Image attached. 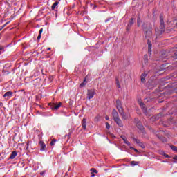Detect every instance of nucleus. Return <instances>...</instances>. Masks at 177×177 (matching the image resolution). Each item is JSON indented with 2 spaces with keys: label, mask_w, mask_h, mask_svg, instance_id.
<instances>
[{
  "label": "nucleus",
  "mask_w": 177,
  "mask_h": 177,
  "mask_svg": "<svg viewBox=\"0 0 177 177\" xmlns=\"http://www.w3.org/2000/svg\"><path fill=\"white\" fill-rule=\"evenodd\" d=\"M116 107H117L118 111H119L120 114L125 120V117H124V110L122 109V106L121 105V101L120 100H118L116 101Z\"/></svg>",
  "instance_id": "obj_1"
},
{
  "label": "nucleus",
  "mask_w": 177,
  "mask_h": 177,
  "mask_svg": "<svg viewBox=\"0 0 177 177\" xmlns=\"http://www.w3.org/2000/svg\"><path fill=\"white\" fill-rule=\"evenodd\" d=\"M95 95H96V91L95 89L91 88L87 90V99H88V100L93 99V96H95Z\"/></svg>",
  "instance_id": "obj_2"
},
{
  "label": "nucleus",
  "mask_w": 177,
  "mask_h": 177,
  "mask_svg": "<svg viewBox=\"0 0 177 177\" xmlns=\"http://www.w3.org/2000/svg\"><path fill=\"white\" fill-rule=\"evenodd\" d=\"M160 32L162 33L164 32V16L160 15Z\"/></svg>",
  "instance_id": "obj_3"
},
{
  "label": "nucleus",
  "mask_w": 177,
  "mask_h": 177,
  "mask_svg": "<svg viewBox=\"0 0 177 177\" xmlns=\"http://www.w3.org/2000/svg\"><path fill=\"white\" fill-rule=\"evenodd\" d=\"M113 120L115 122H116L117 125H118V127H124V124H122V121L121 120V119H120V116L113 118Z\"/></svg>",
  "instance_id": "obj_4"
},
{
  "label": "nucleus",
  "mask_w": 177,
  "mask_h": 177,
  "mask_svg": "<svg viewBox=\"0 0 177 177\" xmlns=\"http://www.w3.org/2000/svg\"><path fill=\"white\" fill-rule=\"evenodd\" d=\"M63 105V103L59 102L58 104H53L51 105V109L52 110H59V109H60V107H62V106Z\"/></svg>",
  "instance_id": "obj_5"
},
{
  "label": "nucleus",
  "mask_w": 177,
  "mask_h": 177,
  "mask_svg": "<svg viewBox=\"0 0 177 177\" xmlns=\"http://www.w3.org/2000/svg\"><path fill=\"white\" fill-rule=\"evenodd\" d=\"M12 96H13V92L8 91L3 95V97H8V99H10Z\"/></svg>",
  "instance_id": "obj_6"
},
{
  "label": "nucleus",
  "mask_w": 177,
  "mask_h": 177,
  "mask_svg": "<svg viewBox=\"0 0 177 177\" xmlns=\"http://www.w3.org/2000/svg\"><path fill=\"white\" fill-rule=\"evenodd\" d=\"M121 138L124 142V143L127 145V146H131V142H129V140H127V138L125 137V136H121Z\"/></svg>",
  "instance_id": "obj_7"
},
{
  "label": "nucleus",
  "mask_w": 177,
  "mask_h": 177,
  "mask_svg": "<svg viewBox=\"0 0 177 177\" xmlns=\"http://www.w3.org/2000/svg\"><path fill=\"white\" fill-rule=\"evenodd\" d=\"M147 44L148 45V52L151 53V41H150V40H147Z\"/></svg>",
  "instance_id": "obj_8"
},
{
  "label": "nucleus",
  "mask_w": 177,
  "mask_h": 177,
  "mask_svg": "<svg viewBox=\"0 0 177 177\" xmlns=\"http://www.w3.org/2000/svg\"><path fill=\"white\" fill-rule=\"evenodd\" d=\"M16 156H17V152L16 151H12V153L10 155L9 158L10 160H13L16 158Z\"/></svg>",
  "instance_id": "obj_9"
},
{
  "label": "nucleus",
  "mask_w": 177,
  "mask_h": 177,
  "mask_svg": "<svg viewBox=\"0 0 177 177\" xmlns=\"http://www.w3.org/2000/svg\"><path fill=\"white\" fill-rule=\"evenodd\" d=\"M137 127L140 131H142V132H145V127H143V125L140 124V122L137 123Z\"/></svg>",
  "instance_id": "obj_10"
},
{
  "label": "nucleus",
  "mask_w": 177,
  "mask_h": 177,
  "mask_svg": "<svg viewBox=\"0 0 177 177\" xmlns=\"http://www.w3.org/2000/svg\"><path fill=\"white\" fill-rule=\"evenodd\" d=\"M82 127L83 129H86V119L85 118L83 119Z\"/></svg>",
  "instance_id": "obj_11"
},
{
  "label": "nucleus",
  "mask_w": 177,
  "mask_h": 177,
  "mask_svg": "<svg viewBox=\"0 0 177 177\" xmlns=\"http://www.w3.org/2000/svg\"><path fill=\"white\" fill-rule=\"evenodd\" d=\"M86 84H87L86 78H85L83 82L80 84V88H84V86H85V85H86Z\"/></svg>",
  "instance_id": "obj_12"
},
{
  "label": "nucleus",
  "mask_w": 177,
  "mask_h": 177,
  "mask_svg": "<svg viewBox=\"0 0 177 177\" xmlns=\"http://www.w3.org/2000/svg\"><path fill=\"white\" fill-rule=\"evenodd\" d=\"M112 115H113V118L118 117V113H117V111L115 109L113 110Z\"/></svg>",
  "instance_id": "obj_13"
},
{
  "label": "nucleus",
  "mask_w": 177,
  "mask_h": 177,
  "mask_svg": "<svg viewBox=\"0 0 177 177\" xmlns=\"http://www.w3.org/2000/svg\"><path fill=\"white\" fill-rule=\"evenodd\" d=\"M58 5H59V2L56 1L55 3H54L51 7L52 10H55V9H56V6H57Z\"/></svg>",
  "instance_id": "obj_14"
},
{
  "label": "nucleus",
  "mask_w": 177,
  "mask_h": 177,
  "mask_svg": "<svg viewBox=\"0 0 177 177\" xmlns=\"http://www.w3.org/2000/svg\"><path fill=\"white\" fill-rule=\"evenodd\" d=\"M131 167H135L136 165H139V162L136 161H131Z\"/></svg>",
  "instance_id": "obj_15"
},
{
  "label": "nucleus",
  "mask_w": 177,
  "mask_h": 177,
  "mask_svg": "<svg viewBox=\"0 0 177 177\" xmlns=\"http://www.w3.org/2000/svg\"><path fill=\"white\" fill-rule=\"evenodd\" d=\"M145 77H146V74H145V73L141 75V82H145Z\"/></svg>",
  "instance_id": "obj_16"
},
{
  "label": "nucleus",
  "mask_w": 177,
  "mask_h": 177,
  "mask_svg": "<svg viewBox=\"0 0 177 177\" xmlns=\"http://www.w3.org/2000/svg\"><path fill=\"white\" fill-rule=\"evenodd\" d=\"M139 104H140V106L141 107V109L145 110V104L142 102H139Z\"/></svg>",
  "instance_id": "obj_17"
},
{
  "label": "nucleus",
  "mask_w": 177,
  "mask_h": 177,
  "mask_svg": "<svg viewBox=\"0 0 177 177\" xmlns=\"http://www.w3.org/2000/svg\"><path fill=\"white\" fill-rule=\"evenodd\" d=\"M147 34H148L149 36L151 35V31L148 30V31L146 32V35H145L146 38H147V37H149V36L147 35Z\"/></svg>",
  "instance_id": "obj_18"
},
{
  "label": "nucleus",
  "mask_w": 177,
  "mask_h": 177,
  "mask_svg": "<svg viewBox=\"0 0 177 177\" xmlns=\"http://www.w3.org/2000/svg\"><path fill=\"white\" fill-rule=\"evenodd\" d=\"M116 85L118 88H121V85L120 84V82L118 81V80H116Z\"/></svg>",
  "instance_id": "obj_19"
},
{
  "label": "nucleus",
  "mask_w": 177,
  "mask_h": 177,
  "mask_svg": "<svg viewBox=\"0 0 177 177\" xmlns=\"http://www.w3.org/2000/svg\"><path fill=\"white\" fill-rule=\"evenodd\" d=\"M171 150H173V151H176L177 152V147L175 146H171Z\"/></svg>",
  "instance_id": "obj_20"
},
{
  "label": "nucleus",
  "mask_w": 177,
  "mask_h": 177,
  "mask_svg": "<svg viewBox=\"0 0 177 177\" xmlns=\"http://www.w3.org/2000/svg\"><path fill=\"white\" fill-rule=\"evenodd\" d=\"M55 143H56V140H53L50 142V146H55Z\"/></svg>",
  "instance_id": "obj_21"
},
{
  "label": "nucleus",
  "mask_w": 177,
  "mask_h": 177,
  "mask_svg": "<svg viewBox=\"0 0 177 177\" xmlns=\"http://www.w3.org/2000/svg\"><path fill=\"white\" fill-rule=\"evenodd\" d=\"M162 156H164V157H165L166 158H169V156H168L167 154H165V153L162 152Z\"/></svg>",
  "instance_id": "obj_22"
},
{
  "label": "nucleus",
  "mask_w": 177,
  "mask_h": 177,
  "mask_svg": "<svg viewBox=\"0 0 177 177\" xmlns=\"http://www.w3.org/2000/svg\"><path fill=\"white\" fill-rule=\"evenodd\" d=\"M91 171L93 172L94 174H97V170H96L95 169H91Z\"/></svg>",
  "instance_id": "obj_23"
},
{
  "label": "nucleus",
  "mask_w": 177,
  "mask_h": 177,
  "mask_svg": "<svg viewBox=\"0 0 177 177\" xmlns=\"http://www.w3.org/2000/svg\"><path fill=\"white\" fill-rule=\"evenodd\" d=\"M106 129H110V124H109V122L106 123Z\"/></svg>",
  "instance_id": "obj_24"
},
{
  "label": "nucleus",
  "mask_w": 177,
  "mask_h": 177,
  "mask_svg": "<svg viewBox=\"0 0 177 177\" xmlns=\"http://www.w3.org/2000/svg\"><path fill=\"white\" fill-rule=\"evenodd\" d=\"M130 149H131V150H134V151H135L136 153H138V149H135V148H133V147H131Z\"/></svg>",
  "instance_id": "obj_25"
},
{
  "label": "nucleus",
  "mask_w": 177,
  "mask_h": 177,
  "mask_svg": "<svg viewBox=\"0 0 177 177\" xmlns=\"http://www.w3.org/2000/svg\"><path fill=\"white\" fill-rule=\"evenodd\" d=\"M132 24H133V19H131L130 21H129V24L128 26H132Z\"/></svg>",
  "instance_id": "obj_26"
},
{
  "label": "nucleus",
  "mask_w": 177,
  "mask_h": 177,
  "mask_svg": "<svg viewBox=\"0 0 177 177\" xmlns=\"http://www.w3.org/2000/svg\"><path fill=\"white\" fill-rule=\"evenodd\" d=\"M44 31V29L41 28L40 30L39 31V35H41Z\"/></svg>",
  "instance_id": "obj_27"
},
{
  "label": "nucleus",
  "mask_w": 177,
  "mask_h": 177,
  "mask_svg": "<svg viewBox=\"0 0 177 177\" xmlns=\"http://www.w3.org/2000/svg\"><path fill=\"white\" fill-rule=\"evenodd\" d=\"M137 23H138V26H140V19L138 18L137 19Z\"/></svg>",
  "instance_id": "obj_28"
},
{
  "label": "nucleus",
  "mask_w": 177,
  "mask_h": 177,
  "mask_svg": "<svg viewBox=\"0 0 177 177\" xmlns=\"http://www.w3.org/2000/svg\"><path fill=\"white\" fill-rule=\"evenodd\" d=\"M134 140L136 142V143H138V145H140V141L139 140L135 139Z\"/></svg>",
  "instance_id": "obj_29"
},
{
  "label": "nucleus",
  "mask_w": 177,
  "mask_h": 177,
  "mask_svg": "<svg viewBox=\"0 0 177 177\" xmlns=\"http://www.w3.org/2000/svg\"><path fill=\"white\" fill-rule=\"evenodd\" d=\"M8 24H9V22H6V24L3 25L1 28H3V27H5L6 26H8Z\"/></svg>",
  "instance_id": "obj_30"
},
{
  "label": "nucleus",
  "mask_w": 177,
  "mask_h": 177,
  "mask_svg": "<svg viewBox=\"0 0 177 177\" xmlns=\"http://www.w3.org/2000/svg\"><path fill=\"white\" fill-rule=\"evenodd\" d=\"M95 121H99V116L95 117Z\"/></svg>",
  "instance_id": "obj_31"
},
{
  "label": "nucleus",
  "mask_w": 177,
  "mask_h": 177,
  "mask_svg": "<svg viewBox=\"0 0 177 177\" xmlns=\"http://www.w3.org/2000/svg\"><path fill=\"white\" fill-rule=\"evenodd\" d=\"M41 146H42V148H43V150H44V149H45V147H46L45 144H42Z\"/></svg>",
  "instance_id": "obj_32"
},
{
  "label": "nucleus",
  "mask_w": 177,
  "mask_h": 177,
  "mask_svg": "<svg viewBox=\"0 0 177 177\" xmlns=\"http://www.w3.org/2000/svg\"><path fill=\"white\" fill-rule=\"evenodd\" d=\"M37 39H38V40L41 39V35H38Z\"/></svg>",
  "instance_id": "obj_33"
},
{
  "label": "nucleus",
  "mask_w": 177,
  "mask_h": 177,
  "mask_svg": "<svg viewBox=\"0 0 177 177\" xmlns=\"http://www.w3.org/2000/svg\"><path fill=\"white\" fill-rule=\"evenodd\" d=\"M105 119H106V120H109V116H106V117H105Z\"/></svg>",
  "instance_id": "obj_34"
},
{
  "label": "nucleus",
  "mask_w": 177,
  "mask_h": 177,
  "mask_svg": "<svg viewBox=\"0 0 177 177\" xmlns=\"http://www.w3.org/2000/svg\"><path fill=\"white\" fill-rule=\"evenodd\" d=\"M3 106V104L0 102V106Z\"/></svg>",
  "instance_id": "obj_35"
},
{
  "label": "nucleus",
  "mask_w": 177,
  "mask_h": 177,
  "mask_svg": "<svg viewBox=\"0 0 177 177\" xmlns=\"http://www.w3.org/2000/svg\"><path fill=\"white\" fill-rule=\"evenodd\" d=\"M47 50H50V48H47Z\"/></svg>",
  "instance_id": "obj_36"
},
{
  "label": "nucleus",
  "mask_w": 177,
  "mask_h": 177,
  "mask_svg": "<svg viewBox=\"0 0 177 177\" xmlns=\"http://www.w3.org/2000/svg\"><path fill=\"white\" fill-rule=\"evenodd\" d=\"M93 176H95V174H92V175H91V177H93Z\"/></svg>",
  "instance_id": "obj_37"
},
{
  "label": "nucleus",
  "mask_w": 177,
  "mask_h": 177,
  "mask_svg": "<svg viewBox=\"0 0 177 177\" xmlns=\"http://www.w3.org/2000/svg\"><path fill=\"white\" fill-rule=\"evenodd\" d=\"M1 30H2V28H0V31H1Z\"/></svg>",
  "instance_id": "obj_38"
}]
</instances>
